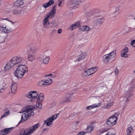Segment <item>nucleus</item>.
I'll list each match as a JSON object with an SVG mask.
<instances>
[{"label":"nucleus","instance_id":"nucleus-15","mask_svg":"<svg viewBox=\"0 0 135 135\" xmlns=\"http://www.w3.org/2000/svg\"><path fill=\"white\" fill-rule=\"evenodd\" d=\"M56 6H54L51 11L49 12V13L45 17L48 19L49 18H52L56 13L55 8Z\"/></svg>","mask_w":135,"mask_h":135},{"label":"nucleus","instance_id":"nucleus-23","mask_svg":"<svg viewBox=\"0 0 135 135\" xmlns=\"http://www.w3.org/2000/svg\"><path fill=\"white\" fill-rule=\"evenodd\" d=\"M14 65L10 60L5 65L4 67V70L6 71H7L10 69Z\"/></svg>","mask_w":135,"mask_h":135},{"label":"nucleus","instance_id":"nucleus-29","mask_svg":"<svg viewBox=\"0 0 135 135\" xmlns=\"http://www.w3.org/2000/svg\"><path fill=\"white\" fill-rule=\"evenodd\" d=\"M88 71L90 74V75H91L97 71L96 69L95 68H91L87 69Z\"/></svg>","mask_w":135,"mask_h":135},{"label":"nucleus","instance_id":"nucleus-9","mask_svg":"<svg viewBox=\"0 0 135 135\" xmlns=\"http://www.w3.org/2000/svg\"><path fill=\"white\" fill-rule=\"evenodd\" d=\"M56 114L52 115L50 117L47 119L44 122V125L46 124L47 126H50L51 124L53 121L57 117Z\"/></svg>","mask_w":135,"mask_h":135},{"label":"nucleus","instance_id":"nucleus-3","mask_svg":"<svg viewBox=\"0 0 135 135\" xmlns=\"http://www.w3.org/2000/svg\"><path fill=\"white\" fill-rule=\"evenodd\" d=\"M43 25L44 28L49 29L50 28H53L56 27L58 24L55 20H53L50 22L49 21V19L45 17L43 20Z\"/></svg>","mask_w":135,"mask_h":135},{"label":"nucleus","instance_id":"nucleus-20","mask_svg":"<svg viewBox=\"0 0 135 135\" xmlns=\"http://www.w3.org/2000/svg\"><path fill=\"white\" fill-rule=\"evenodd\" d=\"M134 88L135 87L134 85H131L129 87L128 91L126 93L129 95V97L130 96H133V94L132 91L134 90Z\"/></svg>","mask_w":135,"mask_h":135},{"label":"nucleus","instance_id":"nucleus-62","mask_svg":"<svg viewBox=\"0 0 135 135\" xmlns=\"http://www.w3.org/2000/svg\"><path fill=\"white\" fill-rule=\"evenodd\" d=\"M22 122V121H21V122H20V121L19 122V123L18 124H17V125H18V124H19V123H20V122Z\"/></svg>","mask_w":135,"mask_h":135},{"label":"nucleus","instance_id":"nucleus-38","mask_svg":"<svg viewBox=\"0 0 135 135\" xmlns=\"http://www.w3.org/2000/svg\"><path fill=\"white\" fill-rule=\"evenodd\" d=\"M50 58L49 57H46L43 60V62L45 64H47Z\"/></svg>","mask_w":135,"mask_h":135},{"label":"nucleus","instance_id":"nucleus-8","mask_svg":"<svg viewBox=\"0 0 135 135\" xmlns=\"http://www.w3.org/2000/svg\"><path fill=\"white\" fill-rule=\"evenodd\" d=\"M9 22L7 24L6 26V27L7 28V31L8 33L11 32L13 31L15 28L14 26L15 22H13L10 20H8Z\"/></svg>","mask_w":135,"mask_h":135},{"label":"nucleus","instance_id":"nucleus-50","mask_svg":"<svg viewBox=\"0 0 135 135\" xmlns=\"http://www.w3.org/2000/svg\"><path fill=\"white\" fill-rule=\"evenodd\" d=\"M85 133V132H79L78 134V135H83Z\"/></svg>","mask_w":135,"mask_h":135},{"label":"nucleus","instance_id":"nucleus-6","mask_svg":"<svg viewBox=\"0 0 135 135\" xmlns=\"http://www.w3.org/2000/svg\"><path fill=\"white\" fill-rule=\"evenodd\" d=\"M37 50L36 47L29 48L26 51L27 53L28 54V58L29 60L32 61L35 59V56L34 54L36 53Z\"/></svg>","mask_w":135,"mask_h":135},{"label":"nucleus","instance_id":"nucleus-11","mask_svg":"<svg viewBox=\"0 0 135 135\" xmlns=\"http://www.w3.org/2000/svg\"><path fill=\"white\" fill-rule=\"evenodd\" d=\"M129 96V95L126 93V92L124 93L123 95L120 98V101L124 103L125 104H126L127 102L129 101V99L131 97Z\"/></svg>","mask_w":135,"mask_h":135},{"label":"nucleus","instance_id":"nucleus-17","mask_svg":"<svg viewBox=\"0 0 135 135\" xmlns=\"http://www.w3.org/2000/svg\"><path fill=\"white\" fill-rule=\"evenodd\" d=\"M14 128L13 127H12L8 128H6L2 130L1 131V134L4 135L10 132Z\"/></svg>","mask_w":135,"mask_h":135},{"label":"nucleus","instance_id":"nucleus-26","mask_svg":"<svg viewBox=\"0 0 135 135\" xmlns=\"http://www.w3.org/2000/svg\"><path fill=\"white\" fill-rule=\"evenodd\" d=\"M133 131V129L132 127H129L126 130V135H132Z\"/></svg>","mask_w":135,"mask_h":135},{"label":"nucleus","instance_id":"nucleus-35","mask_svg":"<svg viewBox=\"0 0 135 135\" xmlns=\"http://www.w3.org/2000/svg\"><path fill=\"white\" fill-rule=\"evenodd\" d=\"M5 84V80L4 79H1L0 80V85L4 87Z\"/></svg>","mask_w":135,"mask_h":135},{"label":"nucleus","instance_id":"nucleus-58","mask_svg":"<svg viewBox=\"0 0 135 135\" xmlns=\"http://www.w3.org/2000/svg\"><path fill=\"white\" fill-rule=\"evenodd\" d=\"M48 130V129H46H46H44L43 130V131H46L47 130Z\"/></svg>","mask_w":135,"mask_h":135},{"label":"nucleus","instance_id":"nucleus-47","mask_svg":"<svg viewBox=\"0 0 135 135\" xmlns=\"http://www.w3.org/2000/svg\"><path fill=\"white\" fill-rule=\"evenodd\" d=\"M50 6L53 4L54 3V1L53 0H50L48 2Z\"/></svg>","mask_w":135,"mask_h":135},{"label":"nucleus","instance_id":"nucleus-64","mask_svg":"<svg viewBox=\"0 0 135 135\" xmlns=\"http://www.w3.org/2000/svg\"><path fill=\"white\" fill-rule=\"evenodd\" d=\"M40 62H43V61H42V60H40Z\"/></svg>","mask_w":135,"mask_h":135},{"label":"nucleus","instance_id":"nucleus-60","mask_svg":"<svg viewBox=\"0 0 135 135\" xmlns=\"http://www.w3.org/2000/svg\"><path fill=\"white\" fill-rule=\"evenodd\" d=\"M133 117L135 118V114L133 116Z\"/></svg>","mask_w":135,"mask_h":135},{"label":"nucleus","instance_id":"nucleus-40","mask_svg":"<svg viewBox=\"0 0 135 135\" xmlns=\"http://www.w3.org/2000/svg\"><path fill=\"white\" fill-rule=\"evenodd\" d=\"M46 8H42L40 10V15H41L42 14H44L45 13V10H46Z\"/></svg>","mask_w":135,"mask_h":135},{"label":"nucleus","instance_id":"nucleus-43","mask_svg":"<svg viewBox=\"0 0 135 135\" xmlns=\"http://www.w3.org/2000/svg\"><path fill=\"white\" fill-rule=\"evenodd\" d=\"M119 14L118 13L115 11L112 14V16L113 17H115L117 16Z\"/></svg>","mask_w":135,"mask_h":135},{"label":"nucleus","instance_id":"nucleus-61","mask_svg":"<svg viewBox=\"0 0 135 135\" xmlns=\"http://www.w3.org/2000/svg\"><path fill=\"white\" fill-rule=\"evenodd\" d=\"M22 122V121H21V122H20V121L19 122V123L18 124H17V125H18V124H19V123H20V122Z\"/></svg>","mask_w":135,"mask_h":135},{"label":"nucleus","instance_id":"nucleus-25","mask_svg":"<svg viewBox=\"0 0 135 135\" xmlns=\"http://www.w3.org/2000/svg\"><path fill=\"white\" fill-rule=\"evenodd\" d=\"M22 9L21 8H19L13 10V13L15 15H18L21 13Z\"/></svg>","mask_w":135,"mask_h":135},{"label":"nucleus","instance_id":"nucleus-22","mask_svg":"<svg viewBox=\"0 0 135 135\" xmlns=\"http://www.w3.org/2000/svg\"><path fill=\"white\" fill-rule=\"evenodd\" d=\"M24 4V2L23 0H18L15 1L13 4V6L16 7H19L21 6Z\"/></svg>","mask_w":135,"mask_h":135},{"label":"nucleus","instance_id":"nucleus-36","mask_svg":"<svg viewBox=\"0 0 135 135\" xmlns=\"http://www.w3.org/2000/svg\"><path fill=\"white\" fill-rule=\"evenodd\" d=\"M42 102H40V101H37V104H36V106L37 108H41L42 106L41 103Z\"/></svg>","mask_w":135,"mask_h":135},{"label":"nucleus","instance_id":"nucleus-16","mask_svg":"<svg viewBox=\"0 0 135 135\" xmlns=\"http://www.w3.org/2000/svg\"><path fill=\"white\" fill-rule=\"evenodd\" d=\"M95 122H93L88 125L86 129V133H90L94 128V124Z\"/></svg>","mask_w":135,"mask_h":135},{"label":"nucleus","instance_id":"nucleus-53","mask_svg":"<svg viewBox=\"0 0 135 135\" xmlns=\"http://www.w3.org/2000/svg\"><path fill=\"white\" fill-rule=\"evenodd\" d=\"M62 30L61 28H60L57 31V33L59 34H60L61 33Z\"/></svg>","mask_w":135,"mask_h":135},{"label":"nucleus","instance_id":"nucleus-45","mask_svg":"<svg viewBox=\"0 0 135 135\" xmlns=\"http://www.w3.org/2000/svg\"><path fill=\"white\" fill-rule=\"evenodd\" d=\"M85 31H89L90 30V28L89 27L87 26H85Z\"/></svg>","mask_w":135,"mask_h":135},{"label":"nucleus","instance_id":"nucleus-18","mask_svg":"<svg viewBox=\"0 0 135 135\" xmlns=\"http://www.w3.org/2000/svg\"><path fill=\"white\" fill-rule=\"evenodd\" d=\"M114 102L113 100L112 99H110L108 101L106 105L103 107V108L109 109L112 106Z\"/></svg>","mask_w":135,"mask_h":135},{"label":"nucleus","instance_id":"nucleus-44","mask_svg":"<svg viewBox=\"0 0 135 135\" xmlns=\"http://www.w3.org/2000/svg\"><path fill=\"white\" fill-rule=\"evenodd\" d=\"M79 29L82 31H85V26H81L80 27Z\"/></svg>","mask_w":135,"mask_h":135},{"label":"nucleus","instance_id":"nucleus-1","mask_svg":"<svg viewBox=\"0 0 135 135\" xmlns=\"http://www.w3.org/2000/svg\"><path fill=\"white\" fill-rule=\"evenodd\" d=\"M35 108V107L30 105H28L24 108L22 109L23 111L20 113H22L24 112L25 113L22 115L20 122H24L31 115L33 116L34 114V112L33 110Z\"/></svg>","mask_w":135,"mask_h":135},{"label":"nucleus","instance_id":"nucleus-28","mask_svg":"<svg viewBox=\"0 0 135 135\" xmlns=\"http://www.w3.org/2000/svg\"><path fill=\"white\" fill-rule=\"evenodd\" d=\"M101 105V104L99 103L98 104H94L93 105L91 106H88L86 107V109L90 110L92 108H93L97 107H98L100 106Z\"/></svg>","mask_w":135,"mask_h":135},{"label":"nucleus","instance_id":"nucleus-59","mask_svg":"<svg viewBox=\"0 0 135 135\" xmlns=\"http://www.w3.org/2000/svg\"><path fill=\"white\" fill-rule=\"evenodd\" d=\"M2 0H0V6L1 5V2H2Z\"/></svg>","mask_w":135,"mask_h":135},{"label":"nucleus","instance_id":"nucleus-49","mask_svg":"<svg viewBox=\"0 0 135 135\" xmlns=\"http://www.w3.org/2000/svg\"><path fill=\"white\" fill-rule=\"evenodd\" d=\"M58 1L59 2V3L58 4V6H61V4L63 3L64 0H58Z\"/></svg>","mask_w":135,"mask_h":135},{"label":"nucleus","instance_id":"nucleus-2","mask_svg":"<svg viewBox=\"0 0 135 135\" xmlns=\"http://www.w3.org/2000/svg\"><path fill=\"white\" fill-rule=\"evenodd\" d=\"M28 71V68L26 66L23 65H19L15 71V76L18 78H21Z\"/></svg>","mask_w":135,"mask_h":135},{"label":"nucleus","instance_id":"nucleus-31","mask_svg":"<svg viewBox=\"0 0 135 135\" xmlns=\"http://www.w3.org/2000/svg\"><path fill=\"white\" fill-rule=\"evenodd\" d=\"M78 2L76 0L72 1H71L70 2V5L71 7L73 8L78 5Z\"/></svg>","mask_w":135,"mask_h":135},{"label":"nucleus","instance_id":"nucleus-4","mask_svg":"<svg viewBox=\"0 0 135 135\" xmlns=\"http://www.w3.org/2000/svg\"><path fill=\"white\" fill-rule=\"evenodd\" d=\"M116 50H114L110 53L105 55L103 56L102 61L104 65L107 63L111 59L116 56Z\"/></svg>","mask_w":135,"mask_h":135},{"label":"nucleus","instance_id":"nucleus-10","mask_svg":"<svg viewBox=\"0 0 135 135\" xmlns=\"http://www.w3.org/2000/svg\"><path fill=\"white\" fill-rule=\"evenodd\" d=\"M10 60L14 66L21 63L23 60V59L22 57L15 56Z\"/></svg>","mask_w":135,"mask_h":135},{"label":"nucleus","instance_id":"nucleus-7","mask_svg":"<svg viewBox=\"0 0 135 135\" xmlns=\"http://www.w3.org/2000/svg\"><path fill=\"white\" fill-rule=\"evenodd\" d=\"M114 116H113L108 118L106 122V124L110 126H112L116 123V121L117 119V117L119 115L118 113L114 114Z\"/></svg>","mask_w":135,"mask_h":135},{"label":"nucleus","instance_id":"nucleus-41","mask_svg":"<svg viewBox=\"0 0 135 135\" xmlns=\"http://www.w3.org/2000/svg\"><path fill=\"white\" fill-rule=\"evenodd\" d=\"M43 6H44V7L46 8L47 7H48L50 6V5H49V3L48 2L45 3H44L43 4Z\"/></svg>","mask_w":135,"mask_h":135},{"label":"nucleus","instance_id":"nucleus-52","mask_svg":"<svg viewBox=\"0 0 135 135\" xmlns=\"http://www.w3.org/2000/svg\"><path fill=\"white\" fill-rule=\"evenodd\" d=\"M115 73L116 75H117L119 74V71L118 69H116L114 70Z\"/></svg>","mask_w":135,"mask_h":135},{"label":"nucleus","instance_id":"nucleus-33","mask_svg":"<svg viewBox=\"0 0 135 135\" xmlns=\"http://www.w3.org/2000/svg\"><path fill=\"white\" fill-rule=\"evenodd\" d=\"M0 30L3 32L8 33L7 28L6 27V26L5 27H3L0 26Z\"/></svg>","mask_w":135,"mask_h":135},{"label":"nucleus","instance_id":"nucleus-55","mask_svg":"<svg viewBox=\"0 0 135 135\" xmlns=\"http://www.w3.org/2000/svg\"><path fill=\"white\" fill-rule=\"evenodd\" d=\"M105 135H114V134L111 132H109Z\"/></svg>","mask_w":135,"mask_h":135},{"label":"nucleus","instance_id":"nucleus-13","mask_svg":"<svg viewBox=\"0 0 135 135\" xmlns=\"http://www.w3.org/2000/svg\"><path fill=\"white\" fill-rule=\"evenodd\" d=\"M71 97L70 94L69 93H67L66 95L62 98V100H60V104H62L69 102L70 101V98Z\"/></svg>","mask_w":135,"mask_h":135},{"label":"nucleus","instance_id":"nucleus-37","mask_svg":"<svg viewBox=\"0 0 135 135\" xmlns=\"http://www.w3.org/2000/svg\"><path fill=\"white\" fill-rule=\"evenodd\" d=\"M86 55V54H85L84 55H82V54H81L80 56V57H79L78 60L79 61H80L81 59H84L85 58Z\"/></svg>","mask_w":135,"mask_h":135},{"label":"nucleus","instance_id":"nucleus-57","mask_svg":"<svg viewBox=\"0 0 135 135\" xmlns=\"http://www.w3.org/2000/svg\"><path fill=\"white\" fill-rule=\"evenodd\" d=\"M104 88L106 90H107V88L106 86L103 87L102 88V89H103Z\"/></svg>","mask_w":135,"mask_h":135},{"label":"nucleus","instance_id":"nucleus-63","mask_svg":"<svg viewBox=\"0 0 135 135\" xmlns=\"http://www.w3.org/2000/svg\"><path fill=\"white\" fill-rule=\"evenodd\" d=\"M22 122V121H21V122H20V121L19 122V123L18 124H17V125H18V124H19V123H20V122Z\"/></svg>","mask_w":135,"mask_h":135},{"label":"nucleus","instance_id":"nucleus-39","mask_svg":"<svg viewBox=\"0 0 135 135\" xmlns=\"http://www.w3.org/2000/svg\"><path fill=\"white\" fill-rule=\"evenodd\" d=\"M101 23V18H99L97 20L96 23L97 25L99 26L100 25Z\"/></svg>","mask_w":135,"mask_h":135},{"label":"nucleus","instance_id":"nucleus-14","mask_svg":"<svg viewBox=\"0 0 135 135\" xmlns=\"http://www.w3.org/2000/svg\"><path fill=\"white\" fill-rule=\"evenodd\" d=\"M128 52V47H126L123 49L121 51L120 56L121 57L127 58L128 56L127 53Z\"/></svg>","mask_w":135,"mask_h":135},{"label":"nucleus","instance_id":"nucleus-21","mask_svg":"<svg viewBox=\"0 0 135 135\" xmlns=\"http://www.w3.org/2000/svg\"><path fill=\"white\" fill-rule=\"evenodd\" d=\"M17 88V83L15 82H14L13 81L11 87V93H15L16 91Z\"/></svg>","mask_w":135,"mask_h":135},{"label":"nucleus","instance_id":"nucleus-34","mask_svg":"<svg viewBox=\"0 0 135 135\" xmlns=\"http://www.w3.org/2000/svg\"><path fill=\"white\" fill-rule=\"evenodd\" d=\"M10 112L9 111H8L7 112H5L3 113V115L2 116L1 119H2L4 117H5L8 116L10 114Z\"/></svg>","mask_w":135,"mask_h":135},{"label":"nucleus","instance_id":"nucleus-56","mask_svg":"<svg viewBox=\"0 0 135 135\" xmlns=\"http://www.w3.org/2000/svg\"><path fill=\"white\" fill-rule=\"evenodd\" d=\"M52 74H49L45 75V77H47V76H52Z\"/></svg>","mask_w":135,"mask_h":135},{"label":"nucleus","instance_id":"nucleus-27","mask_svg":"<svg viewBox=\"0 0 135 135\" xmlns=\"http://www.w3.org/2000/svg\"><path fill=\"white\" fill-rule=\"evenodd\" d=\"M81 75L82 77L83 78H86L88 76L90 75V74H89L87 69L85 71H83Z\"/></svg>","mask_w":135,"mask_h":135},{"label":"nucleus","instance_id":"nucleus-24","mask_svg":"<svg viewBox=\"0 0 135 135\" xmlns=\"http://www.w3.org/2000/svg\"><path fill=\"white\" fill-rule=\"evenodd\" d=\"M80 23L79 22H77L75 23L74 24H72L71 26L68 28V29H70L71 31L75 28L79 27Z\"/></svg>","mask_w":135,"mask_h":135},{"label":"nucleus","instance_id":"nucleus-12","mask_svg":"<svg viewBox=\"0 0 135 135\" xmlns=\"http://www.w3.org/2000/svg\"><path fill=\"white\" fill-rule=\"evenodd\" d=\"M38 94V93L37 91H32L29 92L28 94H27L26 96L28 98H36Z\"/></svg>","mask_w":135,"mask_h":135},{"label":"nucleus","instance_id":"nucleus-51","mask_svg":"<svg viewBox=\"0 0 135 135\" xmlns=\"http://www.w3.org/2000/svg\"><path fill=\"white\" fill-rule=\"evenodd\" d=\"M3 87L4 86H3L0 85V93L3 91Z\"/></svg>","mask_w":135,"mask_h":135},{"label":"nucleus","instance_id":"nucleus-32","mask_svg":"<svg viewBox=\"0 0 135 135\" xmlns=\"http://www.w3.org/2000/svg\"><path fill=\"white\" fill-rule=\"evenodd\" d=\"M86 66L84 63H82L81 64V66L80 68V71H83L86 70Z\"/></svg>","mask_w":135,"mask_h":135},{"label":"nucleus","instance_id":"nucleus-48","mask_svg":"<svg viewBox=\"0 0 135 135\" xmlns=\"http://www.w3.org/2000/svg\"><path fill=\"white\" fill-rule=\"evenodd\" d=\"M119 7H116L115 8V11L119 13Z\"/></svg>","mask_w":135,"mask_h":135},{"label":"nucleus","instance_id":"nucleus-30","mask_svg":"<svg viewBox=\"0 0 135 135\" xmlns=\"http://www.w3.org/2000/svg\"><path fill=\"white\" fill-rule=\"evenodd\" d=\"M44 94L42 93H40L37 98V101H40V102H42L44 100Z\"/></svg>","mask_w":135,"mask_h":135},{"label":"nucleus","instance_id":"nucleus-5","mask_svg":"<svg viewBox=\"0 0 135 135\" xmlns=\"http://www.w3.org/2000/svg\"><path fill=\"white\" fill-rule=\"evenodd\" d=\"M39 126V123H37L26 129L22 134L20 133L17 135H30L35 131Z\"/></svg>","mask_w":135,"mask_h":135},{"label":"nucleus","instance_id":"nucleus-46","mask_svg":"<svg viewBox=\"0 0 135 135\" xmlns=\"http://www.w3.org/2000/svg\"><path fill=\"white\" fill-rule=\"evenodd\" d=\"M108 130V129L107 128H106L104 129H103L102 130V133L105 132H107Z\"/></svg>","mask_w":135,"mask_h":135},{"label":"nucleus","instance_id":"nucleus-19","mask_svg":"<svg viewBox=\"0 0 135 135\" xmlns=\"http://www.w3.org/2000/svg\"><path fill=\"white\" fill-rule=\"evenodd\" d=\"M52 81L51 79H48L45 80H42L40 82V83L41 84V85H49L52 83Z\"/></svg>","mask_w":135,"mask_h":135},{"label":"nucleus","instance_id":"nucleus-42","mask_svg":"<svg viewBox=\"0 0 135 135\" xmlns=\"http://www.w3.org/2000/svg\"><path fill=\"white\" fill-rule=\"evenodd\" d=\"M131 44L133 47H135V40H133L131 41Z\"/></svg>","mask_w":135,"mask_h":135},{"label":"nucleus","instance_id":"nucleus-54","mask_svg":"<svg viewBox=\"0 0 135 135\" xmlns=\"http://www.w3.org/2000/svg\"><path fill=\"white\" fill-rule=\"evenodd\" d=\"M97 133L98 135H100V134H101V132L100 131V130H98L97 131Z\"/></svg>","mask_w":135,"mask_h":135}]
</instances>
